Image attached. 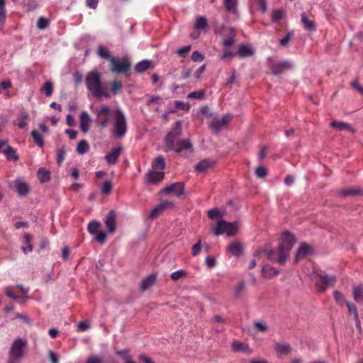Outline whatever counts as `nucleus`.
I'll list each match as a JSON object with an SVG mask.
<instances>
[{"instance_id": "nucleus-39", "label": "nucleus", "mask_w": 363, "mask_h": 363, "mask_svg": "<svg viewBox=\"0 0 363 363\" xmlns=\"http://www.w3.org/2000/svg\"><path fill=\"white\" fill-rule=\"evenodd\" d=\"M23 239H24V242H26V246H23L21 247V250L25 253V254H27L28 252H32L33 250V246L30 243V236L29 234L28 233H26L24 235H23Z\"/></svg>"}, {"instance_id": "nucleus-58", "label": "nucleus", "mask_w": 363, "mask_h": 363, "mask_svg": "<svg viewBox=\"0 0 363 363\" xmlns=\"http://www.w3.org/2000/svg\"><path fill=\"white\" fill-rule=\"evenodd\" d=\"M95 240L99 242L100 244H103L105 242L106 240V234L102 231H98L96 234H94Z\"/></svg>"}, {"instance_id": "nucleus-15", "label": "nucleus", "mask_w": 363, "mask_h": 363, "mask_svg": "<svg viewBox=\"0 0 363 363\" xmlns=\"http://www.w3.org/2000/svg\"><path fill=\"white\" fill-rule=\"evenodd\" d=\"M16 191L18 195L26 196L29 192V186L26 182L21 177L16 178L14 180Z\"/></svg>"}, {"instance_id": "nucleus-64", "label": "nucleus", "mask_w": 363, "mask_h": 363, "mask_svg": "<svg viewBox=\"0 0 363 363\" xmlns=\"http://www.w3.org/2000/svg\"><path fill=\"white\" fill-rule=\"evenodd\" d=\"M48 356L51 363H59V356L56 353L50 350L48 352Z\"/></svg>"}, {"instance_id": "nucleus-46", "label": "nucleus", "mask_w": 363, "mask_h": 363, "mask_svg": "<svg viewBox=\"0 0 363 363\" xmlns=\"http://www.w3.org/2000/svg\"><path fill=\"white\" fill-rule=\"evenodd\" d=\"M359 194V190L354 189L341 190L337 192L338 196H341V197H347L349 196H355Z\"/></svg>"}, {"instance_id": "nucleus-32", "label": "nucleus", "mask_w": 363, "mask_h": 363, "mask_svg": "<svg viewBox=\"0 0 363 363\" xmlns=\"http://www.w3.org/2000/svg\"><path fill=\"white\" fill-rule=\"evenodd\" d=\"M213 164V162L208 160L205 159L199 162H198L195 166V169L198 172H204L205 170L210 168Z\"/></svg>"}, {"instance_id": "nucleus-35", "label": "nucleus", "mask_w": 363, "mask_h": 363, "mask_svg": "<svg viewBox=\"0 0 363 363\" xmlns=\"http://www.w3.org/2000/svg\"><path fill=\"white\" fill-rule=\"evenodd\" d=\"M155 171H162L165 167L164 160L162 156L157 157L152 164Z\"/></svg>"}, {"instance_id": "nucleus-48", "label": "nucleus", "mask_w": 363, "mask_h": 363, "mask_svg": "<svg viewBox=\"0 0 363 363\" xmlns=\"http://www.w3.org/2000/svg\"><path fill=\"white\" fill-rule=\"evenodd\" d=\"M284 15L285 13L282 9L274 10L272 13V20L277 23L284 18Z\"/></svg>"}, {"instance_id": "nucleus-1", "label": "nucleus", "mask_w": 363, "mask_h": 363, "mask_svg": "<svg viewBox=\"0 0 363 363\" xmlns=\"http://www.w3.org/2000/svg\"><path fill=\"white\" fill-rule=\"evenodd\" d=\"M92 111L97 126L105 128L111 124L114 119L113 128L111 131L112 136L121 139L125 135L128 123L125 116L121 108L113 109L107 104H102L93 108Z\"/></svg>"}, {"instance_id": "nucleus-30", "label": "nucleus", "mask_w": 363, "mask_h": 363, "mask_svg": "<svg viewBox=\"0 0 363 363\" xmlns=\"http://www.w3.org/2000/svg\"><path fill=\"white\" fill-rule=\"evenodd\" d=\"M152 62L147 60H142L138 62L135 66V70L137 72H143L151 67Z\"/></svg>"}, {"instance_id": "nucleus-63", "label": "nucleus", "mask_w": 363, "mask_h": 363, "mask_svg": "<svg viewBox=\"0 0 363 363\" xmlns=\"http://www.w3.org/2000/svg\"><path fill=\"white\" fill-rule=\"evenodd\" d=\"M116 354L121 357L125 361L130 359V356L129 354V351L128 350H118L116 352Z\"/></svg>"}, {"instance_id": "nucleus-22", "label": "nucleus", "mask_w": 363, "mask_h": 363, "mask_svg": "<svg viewBox=\"0 0 363 363\" xmlns=\"http://www.w3.org/2000/svg\"><path fill=\"white\" fill-rule=\"evenodd\" d=\"M228 252L233 256L238 257L243 253V247L239 242H233L228 247Z\"/></svg>"}, {"instance_id": "nucleus-16", "label": "nucleus", "mask_w": 363, "mask_h": 363, "mask_svg": "<svg viewBox=\"0 0 363 363\" xmlns=\"http://www.w3.org/2000/svg\"><path fill=\"white\" fill-rule=\"evenodd\" d=\"M313 249L311 246L306 242H302L296 255L295 261L298 262L300 259L306 257L307 255H310L313 253Z\"/></svg>"}, {"instance_id": "nucleus-55", "label": "nucleus", "mask_w": 363, "mask_h": 363, "mask_svg": "<svg viewBox=\"0 0 363 363\" xmlns=\"http://www.w3.org/2000/svg\"><path fill=\"white\" fill-rule=\"evenodd\" d=\"M208 216L210 219L221 218L223 216V213H221L217 208H213L208 211Z\"/></svg>"}, {"instance_id": "nucleus-25", "label": "nucleus", "mask_w": 363, "mask_h": 363, "mask_svg": "<svg viewBox=\"0 0 363 363\" xmlns=\"http://www.w3.org/2000/svg\"><path fill=\"white\" fill-rule=\"evenodd\" d=\"M352 294L354 301L359 304H363V285L354 286Z\"/></svg>"}, {"instance_id": "nucleus-44", "label": "nucleus", "mask_w": 363, "mask_h": 363, "mask_svg": "<svg viewBox=\"0 0 363 363\" xmlns=\"http://www.w3.org/2000/svg\"><path fill=\"white\" fill-rule=\"evenodd\" d=\"M4 153L6 155L9 160H13L16 161L18 160V157L16 154V150L11 146H8L4 150Z\"/></svg>"}, {"instance_id": "nucleus-9", "label": "nucleus", "mask_w": 363, "mask_h": 363, "mask_svg": "<svg viewBox=\"0 0 363 363\" xmlns=\"http://www.w3.org/2000/svg\"><path fill=\"white\" fill-rule=\"evenodd\" d=\"M111 63L112 65L111 70L113 72L124 73L128 72L130 68V62L127 57L122 59L113 57L111 59Z\"/></svg>"}, {"instance_id": "nucleus-57", "label": "nucleus", "mask_w": 363, "mask_h": 363, "mask_svg": "<svg viewBox=\"0 0 363 363\" xmlns=\"http://www.w3.org/2000/svg\"><path fill=\"white\" fill-rule=\"evenodd\" d=\"M255 174L257 177L263 178L267 175V169L263 166H259L255 169Z\"/></svg>"}, {"instance_id": "nucleus-14", "label": "nucleus", "mask_w": 363, "mask_h": 363, "mask_svg": "<svg viewBox=\"0 0 363 363\" xmlns=\"http://www.w3.org/2000/svg\"><path fill=\"white\" fill-rule=\"evenodd\" d=\"M231 118L230 115H224L221 118H215L211 123V128L216 132L220 131L227 125Z\"/></svg>"}, {"instance_id": "nucleus-29", "label": "nucleus", "mask_w": 363, "mask_h": 363, "mask_svg": "<svg viewBox=\"0 0 363 363\" xmlns=\"http://www.w3.org/2000/svg\"><path fill=\"white\" fill-rule=\"evenodd\" d=\"M330 125L332 127L336 128L338 130H342L347 129V130H350L351 132L354 131V129L352 127V125L350 123H345V122L333 121L330 123Z\"/></svg>"}, {"instance_id": "nucleus-62", "label": "nucleus", "mask_w": 363, "mask_h": 363, "mask_svg": "<svg viewBox=\"0 0 363 363\" xmlns=\"http://www.w3.org/2000/svg\"><path fill=\"white\" fill-rule=\"evenodd\" d=\"M48 25V21L46 18L40 17L38 18L37 22V26L40 29L45 28Z\"/></svg>"}, {"instance_id": "nucleus-23", "label": "nucleus", "mask_w": 363, "mask_h": 363, "mask_svg": "<svg viewBox=\"0 0 363 363\" xmlns=\"http://www.w3.org/2000/svg\"><path fill=\"white\" fill-rule=\"evenodd\" d=\"M208 26V21L204 16H198L194 24V28L197 30H204Z\"/></svg>"}, {"instance_id": "nucleus-49", "label": "nucleus", "mask_w": 363, "mask_h": 363, "mask_svg": "<svg viewBox=\"0 0 363 363\" xmlns=\"http://www.w3.org/2000/svg\"><path fill=\"white\" fill-rule=\"evenodd\" d=\"M232 347L235 351H245L249 349L247 345L244 344L240 341H233L232 342Z\"/></svg>"}, {"instance_id": "nucleus-37", "label": "nucleus", "mask_w": 363, "mask_h": 363, "mask_svg": "<svg viewBox=\"0 0 363 363\" xmlns=\"http://www.w3.org/2000/svg\"><path fill=\"white\" fill-rule=\"evenodd\" d=\"M225 9L228 12L235 13L238 6V0H223Z\"/></svg>"}, {"instance_id": "nucleus-21", "label": "nucleus", "mask_w": 363, "mask_h": 363, "mask_svg": "<svg viewBox=\"0 0 363 363\" xmlns=\"http://www.w3.org/2000/svg\"><path fill=\"white\" fill-rule=\"evenodd\" d=\"M163 171H150L147 175V180L148 182L152 184H156L162 181L164 178Z\"/></svg>"}, {"instance_id": "nucleus-19", "label": "nucleus", "mask_w": 363, "mask_h": 363, "mask_svg": "<svg viewBox=\"0 0 363 363\" xmlns=\"http://www.w3.org/2000/svg\"><path fill=\"white\" fill-rule=\"evenodd\" d=\"M121 150L122 147H118L108 152L105 156V160L107 163L109 164H115L118 162Z\"/></svg>"}, {"instance_id": "nucleus-7", "label": "nucleus", "mask_w": 363, "mask_h": 363, "mask_svg": "<svg viewBox=\"0 0 363 363\" xmlns=\"http://www.w3.org/2000/svg\"><path fill=\"white\" fill-rule=\"evenodd\" d=\"M27 345L28 341L26 339L21 337L16 338L9 348V357L21 359L24 355Z\"/></svg>"}, {"instance_id": "nucleus-53", "label": "nucleus", "mask_w": 363, "mask_h": 363, "mask_svg": "<svg viewBox=\"0 0 363 363\" xmlns=\"http://www.w3.org/2000/svg\"><path fill=\"white\" fill-rule=\"evenodd\" d=\"M5 294L13 300H16L18 296L14 293L13 286H7L4 289Z\"/></svg>"}, {"instance_id": "nucleus-12", "label": "nucleus", "mask_w": 363, "mask_h": 363, "mask_svg": "<svg viewBox=\"0 0 363 363\" xmlns=\"http://www.w3.org/2000/svg\"><path fill=\"white\" fill-rule=\"evenodd\" d=\"M166 194H173L181 197L184 194V184L182 182H176L167 186L162 191Z\"/></svg>"}, {"instance_id": "nucleus-18", "label": "nucleus", "mask_w": 363, "mask_h": 363, "mask_svg": "<svg viewBox=\"0 0 363 363\" xmlns=\"http://www.w3.org/2000/svg\"><path fill=\"white\" fill-rule=\"evenodd\" d=\"M105 225L108 229V233H113L116 230V213L114 211H110L104 220Z\"/></svg>"}, {"instance_id": "nucleus-5", "label": "nucleus", "mask_w": 363, "mask_h": 363, "mask_svg": "<svg viewBox=\"0 0 363 363\" xmlns=\"http://www.w3.org/2000/svg\"><path fill=\"white\" fill-rule=\"evenodd\" d=\"M314 277L317 279L316 286L322 292L325 291L328 288L335 286L337 281L336 276L329 275L323 272H314Z\"/></svg>"}, {"instance_id": "nucleus-20", "label": "nucleus", "mask_w": 363, "mask_h": 363, "mask_svg": "<svg viewBox=\"0 0 363 363\" xmlns=\"http://www.w3.org/2000/svg\"><path fill=\"white\" fill-rule=\"evenodd\" d=\"M235 54L240 57H250L255 54V50L250 45L241 44L239 45Z\"/></svg>"}, {"instance_id": "nucleus-42", "label": "nucleus", "mask_w": 363, "mask_h": 363, "mask_svg": "<svg viewBox=\"0 0 363 363\" xmlns=\"http://www.w3.org/2000/svg\"><path fill=\"white\" fill-rule=\"evenodd\" d=\"M100 223L99 221L93 220L88 224L87 230L91 235H94L99 231Z\"/></svg>"}, {"instance_id": "nucleus-28", "label": "nucleus", "mask_w": 363, "mask_h": 363, "mask_svg": "<svg viewBox=\"0 0 363 363\" xmlns=\"http://www.w3.org/2000/svg\"><path fill=\"white\" fill-rule=\"evenodd\" d=\"M301 21L307 30L312 31L315 30V23L313 21L310 20L305 13H302L301 16Z\"/></svg>"}, {"instance_id": "nucleus-61", "label": "nucleus", "mask_w": 363, "mask_h": 363, "mask_svg": "<svg viewBox=\"0 0 363 363\" xmlns=\"http://www.w3.org/2000/svg\"><path fill=\"white\" fill-rule=\"evenodd\" d=\"M191 59L194 62H201L203 60V55L198 51H194L191 55Z\"/></svg>"}, {"instance_id": "nucleus-27", "label": "nucleus", "mask_w": 363, "mask_h": 363, "mask_svg": "<svg viewBox=\"0 0 363 363\" xmlns=\"http://www.w3.org/2000/svg\"><path fill=\"white\" fill-rule=\"evenodd\" d=\"M279 274V271L276 270L274 267L270 265H264L262 269V275L264 278L270 279L272 277Z\"/></svg>"}, {"instance_id": "nucleus-13", "label": "nucleus", "mask_w": 363, "mask_h": 363, "mask_svg": "<svg viewBox=\"0 0 363 363\" xmlns=\"http://www.w3.org/2000/svg\"><path fill=\"white\" fill-rule=\"evenodd\" d=\"M174 203L169 201H162L159 205L155 207L150 213L149 218H156L164 209L172 208Z\"/></svg>"}, {"instance_id": "nucleus-8", "label": "nucleus", "mask_w": 363, "mask_h": 363, "mask_svg": "<svg viewBox=\"0 0 363 363\" xmlns=\"http://www.w3.org/2000/svg\"><path fill=\"white\" fill-rule=\"evenodd\" d=\"M238 228L236 223H228L223 219L217 222L216 228L214 230L216 235L226 233L228 236H234L237 233Z\"/></svg>"}, {"instance_id": "nucleus-4", "label": "nucleus", "mask_w": 363, "mask_h": 363, "mask_svg": "<svg viewBox=\"0 0 363 363\" xmlns=\"http://www.w3.org/2000/svg\"><path fill=\"white\" fill-rule=\"evenodd\" d=\"M259 253H264L269 260L279 264H284L289 256L279 245L277 250H272L269 247L261 248L255 252L254 256Z\"/></svg>"}, {"instance_id": "nucleus-60", "label": "nucleus", "mask_w": 363, "mask_h": 363, "mask_svg": "<svg viewBox=\"0 0 363 363\" xmlns=\"http://www.w3.org/2000/svg\"><path fill=\"white\" fill-rule=\"evenodd\" d=\"M347 306L348 308V311L350 313H352L354 315V318L358 317V311L356 306L350 302H347Z\"/></svg>"}, {"instance_id": "nucleus-34", "label": "nucleus", "mask_w": 363, "mask_h": 363, "mask_svg": "<svg viewBox=\"0 0 363 363\" xmlns=\"http://www.w3.org/2000/svg\"><path fill=\"white\" fill-rule=\"evenodd\" d=\"M35 143L40 147H43L44 145L43 136L38 130H33L30 133Z\"/></svg>"}, {"instance_id": "nucleus-6", "label": "nucleus", "mask_w": 363, "mask_h": 363, "mask_svg": "<svg viewBox=\"0 0 363 363\" xmlns=\"http://www.w3.org/2000/svg\"><path fill=\"white\" fill-rule=\"evenodd\" d=\"M215 33L219 35H224L226 37L222 40V45L224 48H228L233 46L235 43V30L233 27L221 25L218 29L215 30Z\"/></svg>"}, {"instance_id": "nucleus-41", "label": "nucleus", "mask_w": 363, "mask_h": 363, "mask_svg": "<svg viewBox=\"0 0 363 363\" xmlns=\"http://www.w3.org/2000/svg\"><path fill=\"white\" fill-rule=\"evenodd\" d=\"M275 350L284 354H288L291 352V347L289 344L278 343L275 345Z\"/></svg>"}, {"instance_id": "nucleus-11", "label": "nucleus", "mask_w": 363, "mask_h": 363, "mask_svg": "<svg viewBox=\"0 0 363 363\" xmlns=\"http://www.w3.org/2000/svg\"><path fill=\"white\" fill-rule=\"evenodd\" d=\"M296 240L295 236L289 231H284L282 234L281 240L279 246L284 250V251L289 255L291 250L296 243Z\"/></svg>"}, {"instance_id": "nucleus-54", "label": "nucleus", "mask_w": 363, "mask_h": 363, "mask_svg": "<svg viewBox=\"0 0 363 363\" xmlns=\"http://www.w3.org/2000/svg\"><path fill=\"white\" fill-rule=\"evenodd\" d=\"M294 36V33L293 31H290L287 33V35L283 38L282 39H281L279 40V44L281 45V46H286L288 45V43L291 41V40L292 39Z\"/></svg>"}, {"instance_id": "nucleus-24", "label": "nucleus", "mask_w": 363, "mask_h": 363, "mask_svg": "<svg viewBox=\"0 0 363 363\" xmlns=\"http://www.w3.org/2000/svg\"><path fill=\"white\" fill-rule=\"evenodd\" d=\"M157 275L155 274H150L145 277L140 284V289L142 291H146L150 289L156 280Z\"/></svg>"}, {"instance_id": "nucleus-2", "label": "nucleus", "mask_w": 363, "mask_h": 363, "mask_svg": "<svg viewBox=\"0 0 363 363\" xmlns=\"http://www.w3.org/2000/svg\"><path fill=\"white\" fill-rule=\"evenodd\" d=\"M181 124V121H177L165 137V152L172 150L179 153L183 150H191L192 145L189 140H177L182 134Z\"/></svg>"}, {"instance_id": "nucleus-26", "label": "nucleus", "mask_w": 363, "mask_h": 363, "mask_svg": "<svg viewBox=\"0 0 363 363\" xmlns=\"http://www.w3.org/2000/svg\"><path fill=\"white\" fill-rule=\"evenodd\" d=\"M28 115L26 112H22L21 115L16 118L13 123L17 125L20 129L24 128L28 124Z\"/></svg>"}, {"instance_id": "nucleus-40", "label": "nucleus", "mask_w": 363, "mask_h": 363, "mask_svg": "<svg viewBox=\"0 0 363 363\" xmlns=\"http://www.w3.org/2000/svg\"><path fill=\"white\" fill-rule=\"evenodd\" d=\"M89 149V144L84 140H81L77 144V152L79 155H84V154L88 152Z\"/></svg>"}, {"instance_id": "nucleus-17", "label": "nucleus", "mask_w": 363, "mask_h": 363, "mask_svg": "<svg viewBox=\"0 0 363 363\" xmlns=\"http://www.w3.org/2000/svg\"><path fill=\"white\" fill-rule=\"evenodd\" d=\"M91 118L89 113L83 111L80 113L79 115V127L80 130L82 133H87L91 126Z\"/></svg>"}, {"instance_id": "nucleus-38", "label": "nucleus", "mask_w": 363, "mask_h": 363, "mask_svg": "<svg viewBox=\"0 0 363 363\" xmlns=\"http://www.w3.org/2000/svg\"><path fill=\"white\" fill-rule=\"evenodd\" d=\"M109 85H110L111 92L113 95L118 94L119 93L121 92L122 89H123V84L121 82L115 80V81L110 82Z\"/></svg>"}, {"instance_id": "nucleus-31", "label": "nucleus", "mask_w": 363, "mask_h": 363, "mask_svg": "<svg viewBox=\"0 0 363 363\" xmlns=\"http://www.w3.org/2000/svg\"><path fill=\"white\" fill-rule=\"evenodd\" d=\"M37 176L41 183L48 182L50 179V172L45 168H40Z\"/></svg>"}, {"instance_id": "nucleus-43", "label": "nucleus", "mask_w": 363, "mask_h": 363, "mask_svg": "<svg viewBox=\"0 0 363 363\" xmlns=\"http://www.w3.org/2000/svg\"><path fill=\"white\" fill-rule=\"evenodd\" d=\"M66 155V150L64 145L57 146V162L58 164H61Z\"/></svg>"}, {"instance_id": "nucleus-36", "label": "nucleus", "mask_w": 363, "mask_h": 363, "mask_svg": "<svg viewBox=\"0 0 363 363\" xmlns=\"http://www.w3.org/2000/svg\"><path fill=\"white\" fill-rule=\"evenodd\" d=\"M97 53L101 57L108 60L110 62L111 59L113 57L111 56L108 48L101 45L98 47Z\"/></svg>"}, {"instance_id": "nucleus-47", "label": "nucleus", "mask_w": 363, "mask_h": 363, "mask_svg": "<svg viewBox=\"0 0 363 363\" xmlns=\"http://www.w3.org/2000/svg\"><path fill=\"white\" fill-rule=\"evenodd\" d=\"M334 298L335 301L338 305L340 306H343L345 304H347V301L344 296V295L340 292L339 291H334Z\"/></svg>"}, {"instance_id": "nucleus-33", "label": "nucleus", "mask_w": 363, "mask_h": 363, "mask_svg": "<svg viewBox=\"0 0 363 363\" xmlns=\"http://www.w3.org/2000/svg\"><path fill=\"white\" fill-rule=\"evenodd\" d=\"M6 1L5 0H0V30L2 29L5 23L6 16Z\"/></svg>"}, {"instance_id": "nucleus-56", "label": "nucleus", "mask_w": 363, "mask_h": 363, "mask_svg": "<svg viewBox=\"0 0 363 363\" xmlns=\"http://www.w3.org/2000/svg\"><path fill=\"white\" fill-rule=\"evenodd\" d=\"M112 189V184L111 181H106L101 186V192L104 194H108Z\"/></svg>"}, {"instance_id": "nucleus-50", "label": "nucleus", "mask_w": 363, "mask_h": 363, "mask_svg": "<svg viewBox=\"0 0 363 363\" xmlns=\"http://www.w3.org/2000/svg\"><path fill=\"white\" fill-rule=\"evenodd\" d=\"M186 275H187V273H186V271L180 269V270H177V271H175V272H172L170 274V278L173 281H178L180 279L186 277Z\"/></svg>"}, {"instance_id": "nucleus-51", "label": "nucleus", "mask_w": 363, "mask_h": 363, "mask_svg": "<svg viewBox=\"0 0 363 363\" xmlns=\"http://www.w3.org/2000/svg\"><path fill=\"white\" fill-rule=\"evenodd\" d=\"M204 95L205 91L203 89H199L189 93L187 98L192 99H201L203 98Z\"/></svg>"}, {"instance_id": "nucleus-59", "label": "nucleus", "mask_w": 363, "mask_h": 363, "mask_svg": "<svg viewBox=\"0 0 363 363\" xmlns=\"http://www.w3.org/2000/svg\"><path fill=\"white\" fill-rule=\"evenodd\" d=\"M201 251V240H199L191 247V255L193 256H197Z\"/></svg>"}, {"instance_id": "nucleus-45", "label": "nucleus", "mask_w": 363, "mask_h": 363, "mask_svg": "<svg viewBox=\"0 0 363 363\" xmlns=\"http://www.w3.org/2000/svg\"><path fill=\"white\" fill-rule=\"evenodd\" d=\"M53 89L52 83L50 81H48L43 85L41 91H44L46 96H50L52 94Z\"/></svg>"}, {"instance_id": "nucleus-3", "label": "nucleus", "mask_w": 363, "mask_h": 363, "mask_svg": "<svg viewBox=\"0 0 363 363\" xmlns=\"http://www.w3.org/2000/svg\"><path fill=\"white\" fill-rule=\"evenodd\" d=\"M85 84L88 91L93 96L101 99L102 97L109 99L110 92L102 87L101 74L96 71H91L87 73L85 77Z\"/></svg>"}, {"instance_id": "nucleus-52", "label": "nucleus", "mask_w": 363, "mask_h": 363, "mask_svg": "<svg viewBox=\"0 0 363 363\" xmlns=\"http://www.w3.org/2000/svg\"><path fill=\"white\" fill-rule=\"evenodd\" d=\"M174 106L176 108L183 111H189L190 108V105L188 103H184L182 101H175Z\"/></svg>"}, {"instance_id": "nucleus-10", "label": "nucleus", "mask_w": 363, "mask_h": 363, "mask_svg": "<svg viewBox=\"0 0 363 363\" xmlns=\"http://www.w3.org/2000/svg\"><path fill=\"white\" fill-rule=\"evenodd\" d=\"M294 67V64L290 60H280L277 62H272L269 65V68L272 71V74L279 75L283 72L291 69Z\"/></svg>"}]
</instances>
